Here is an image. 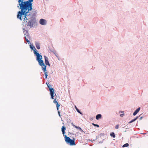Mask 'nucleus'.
<instances>
[{"instance_id":"f257e3e1","label":"nucleus","mask_w":148,"mask_h":148,"mask_svg":"<svg viewBox=\"0 0 148 148\" xmlns=\"http://www.w3.org/2000/svg\"><path fill=\"white\" fill-rule=\"evenodd\" d=\"M32 10H28L25 11L24 12L22 11V10L21 11H19L18 12V14L17 15V18L21 20H23L24 23H25L27 26H29L30 28H32L35 26V24L36 23V20L34 19H32L29 21H27L30 18L29 17L31 14H28L29 11Z\"/></svg>"},{"instance_id":"f03ea898","label":"nucleus","mask_w":148,"mask_h":148,"mask_svg":"<svg viewBox=\"0 0 148 148\" xmlns=\"http://www.w3.org/2000/svg\"><path fill=\"white\" fill-rule=\"evenodd\" d=\"M34 53L37 56L36 60L38 61L39 64L42 66V69L45 67L46 68V66L45 65L43 61L42 60V57L41 55H40L39 53L37 52L35 50L34 51Z\"/></svg>"},{"instance_id":"7ed1b4c3","label":"nucleus","mask_w":148,"mask_h":148,"mask_svg":"<svg viewBox=\"0 0 148 148\" xmlns=\"http://www.w3.org/2000/svg\"><path fill=\"white\" fill-rule=\"evenodd\" d=\"M64 136L65 141L67 144H69L71 145H75V139H73L72 140L69 137L67 136L66 135Z\"/></svg>"},{"instance_id":"20e7f679","label":"nucleus","mask_w":148,"mask_h":148,"mask_svg":"<svg viewBox=\"0 0 148 148\" xmlns=\"http://www.w3.org/2000/svg\"><path fill=\"white\" fill-rule=\"evenodd\" d=\"M53 103H55L56 104L57 109L58 110V113L60 116H61L60 112L58 110L60 106V105L58 104V102L56 101V99L53 101Z\"/></svg>"},{"instance_id":"39448f33","label":"nucleus","mask_w":148,"mask_h":148,"mask_svg":"<svg viewBox=\"0 0 148 148\" xmlns=\"http://www.w3.org/2000/svg\"><path fill=\"white\" fill-rule=\"evenodd\" d=\"M50 94L51 96V98L53 99H54V100H55V99L53 98V95L54 94V90L53 88H50L49 90Z\"/></svg>"},{"instance_id":"423d86ee","label":"nucleus","mask_w":148,"mask_h":148,"mask_svg":"<svg viewBox=\"0 0 148 148\" xmlns=\"http://www.w3.org/2000/svg\"><path fill=\"white\" fill-rule=\"evenodd\" d=\"M39 22L41 25H45L46 24V20L43 19H41L40 20Z\"/></svg>"},{"instance_id":"0eeeda50","label":"nucleus","mask_w":148,"mask_h":148,"mask_svg":"<svg viewBox=\"0 0 148 148\" xmlns=\"http://www.w3.org/2000/svg\"><path fill=\"white\" fill-rule=\"evenodd\" d=\"M45 59V62L46 65L50 66V64L48 61V58L45 56H44Z\"/></svg>"},{"instance_id":"6e6552de","label":"nucleus","mask_w":148,"mask_h":148,"mask_svg":"<svg viewBox=\"0 0 148 148\" xmlns=\"http://www.w3.org/2000/svg\"><path fill=\"white\" fill-rule=\"evenodd\" d=\"M42 70H43V71H44V73H45V78L46 79L48 75L47 73V72L46 71V67H45V68H43V69H42Z\"/></svg>"},{"instance_id":"1a4fd4ad","label":"nucleus","mask_w":148,"mask_h":148,"mask_svg":"<svg viewBox=\"0 0 148 148\" xmlns=\"http://www.w3.org/2000/svg\"><path fill=\"white\" fill-rule=\"evenodd\" d=\"M140 108L139 107L137 108L134 112L133 115L134 116L135 115L140 111Z\"/></svg>"},{"instance_id":"9d476101","label":"nucleus","mask_w":148,"mask_h":148,"mask_svg":"<svg viewBox=\"0 0 148 148\" xmlns=\"http://www.w3.org/2000/svg\"><path fill=\"white\" fill-rule=\"evenodd\" d=\"M66 130V128L64 126H62V134H63L64 136H65L64 134L65 133V130Z\"/></svg>"},{"instance_id":"9b49d317","label":"nucleus","mask_w":148,"mask_h":148,"mask_svg":"<svg viewBox=\"0 0 148 148\" xmlns=\"http://www.w3.org/2000/svg\"><path fill=\"white\" fill-rule=\"evenodd\" d=\"M35 45L38 49H40V44L39 43L36 42L35 43Z\"/></svg>"},{"instance_id":"f8f14e48","label":"nucleus","mask_w":148,"mask_h":148,"mask_svg":"<svg viewBox=\"0 0 148 148\" xmlns=\"http://www.w3.org/2000/svg\"><path fill=\"white\" fill-rule=\"evenodd\" d=\"M101 114H98L96 115V118L97 120H98L99 119L101 118Z\"/></svg>"},{"instance_id":"ddd939ff","label":"nucleus","mask_w":148,"mask_h":148,"mask_svg":"<svg viewBox=\"0 0 148 148\" xmlns=\"http://www.w3.org/2000/svg\"><path fill=\"white\" fill-rule=\"evenodd\" d=\"M30 48H31V49L33 50L34 51V50H35L37 52V50H36V49L33 46H32L31 45H30Z\"/></svg>"},{"instance_id":"4468645a","label":"nucleus","mask_w":148,"mask_h":148,"mask_svg":"<svg viewBox=\"0 0 148 148\" xmlns=\"http://www.w3.org/2000/svg\"><path fill=\"white\" fill-rule=\"evenodd\" d=\"M75 108L76 109V110L78 113H80V114H82V112L79 110L76 107V106H75Z\"/></svg>"},{"instance_id":"2eb2a0df","label":"nucleus","mask_w":148,"mask_h":148,"mask_svg":"<svg viewBox=\"0 0 148 148\" xmlns=\"http://www.w3.org/2000/svg\"><path fill=\"white\" fill-rule=\"evenodd\" d=\"M110 135L111 136L113 137V138H115V134H114V133L113 132H112V133H111L110 134Z\"/></svg>"},{"instance_id":"dca6fc26","label":"nucleus","mask_w":148,"mask_h":148,"mask_svg":"<svg viewBox=\"0 0 148 148\" xmlns=\"http://www.w3.org/2000/svg\"><path fill=\"white\" fill-rule=\"evenodd\" d=\"M129 144L128 143H126V144H125L123 146V147H127L129 146Z\"/></svg>"},{"instance_id":"f3484780","label":"nucleus","mask_w":148,"mask_h":148,"mask_svg":"<svg viewBox=\"0 0 148 148\" xmlns=\"http://www.w3.org/2000/svg\"><path fill=\"white\" fill-rule=\"evenodd\" d=\"M25 39L26 41L29 43L30 42L28 40V39L27 38V37L26 36H25Z\"/></svg>"},{"instance_id":"a211bd4d","label":"nucleus","mask_w":148,"mask_h":148,"mask_svg":"<svg viewBox=\"0 0 148 148\" xmlns=\"http://www.w3.org/2000/svg\"><path fill=\"white\" fill-rule=\"evenodd\" d=\"M138 118V116H137L136 118H135V119H134L132 121L133 122L134 121H135Z\"/></svg>"},{"instance_id":"6ab92c4d","label":"nucleus","mask_w":148,"mask_h":148,"mask_svg":"<svg viewBox=\"0 0 148 148\" xmlns=\"http://www.w3.org/2000/svg\"><path fill=\"white\" fill-rule=\"evenodd\" d=\"M72 124V125L74 127H75V128H77V129H78V127H77V126L74 125L72 123H71Z\"/></svg>"},{"instance_id":"aec40b11","label":"nucleus","mask_w":148,"mask_h":148,"mask_svg":"<svg viewBox=\"0 0 148 148\" xmlns=\"http://www.w3.org/2000/svg\"><path fill=\"white\" fill-rule=\"evenodd\" d=\"M92 125H93L97 127H99V126L97 124H95L93 123H92Z\"/></svg>"},{"instance_id":"412c9836","label":"nucleus","mask_w":148,"mask_h":148,"mask_svg":"<svg viewBox=\"0 0 148 148\" xmlns=\"http://www.w3.org/2000/svg\"><path fill=\"white\" fill-rule=\"evenodd\" d=\"M78 129H79L82 132H84V131L82 130V128L80 127H78Z\"/></svg>"},{"instance_id":"4be33fe9","label":"nucleus","mask_w":148,"mask_h":148,"mask_svg":"<svg viewBox=\"0 0 148 148\" xmlns=\"http://www.w3.org/2000/svg\"><path fill=\"white\" fill-rule=\"evenodd\" d=\"M119 125H116V126H115V128H116V129H118L119 128Z\"/></svg>"},{"instance_id":"5701e85b","label":"nucleus","mask_w":148,"mask_h":148,"mask_svg":"<svg viewBox=\"0 0 148 148\" xmlns=\"http://www.w3.org/2000/svg\"><path fill=\"white\" fill-rule=\"evenodd\" d=\"M47 86H48V88H49V90H50V88H51L50 87L51 86L49 84L47 85Z\"/></svg>"},{"instance_id":"b1692460","label":"nucleus","mask_w":148,"mask_h":148,"mask_svg":"<svg viewBox=\"0 0 148 148\" xmlns=\"http://www.w3.org/2000/svg\"><path fill=\"white\" fill-rule=\"evenodd\" d=\"M124 115V113H123V114H121L120 115V116L121 117H123Z\"/></svg>"},{"instance_id":"393cba45","label":"nucleus","mask_w":148,"mask_h":148,"mask_svg":"<svg viewBox=\"0 0 148 148\" xmlns=\"http://www.w3.org/2000/svg\"><path fill=\"white\" fill-rule=\"evenodd\" d=\"M133 122L131 120V121H130L129 122V123H132Z\"/></svg>"},{"instance_id":"a878e982","label":"nucleus","mask_w":148,"mask_h":148,"mask_svg":"<svg viewBox=\"0 0 148 148\" xmlns=\"http://www.w3.org/2000/svg\"><path fill=\"white\" fill-rule=\"evenodd\" d=\"M142 117H141V118H140V119H142Z\"/></svg>"}]
</instances>
